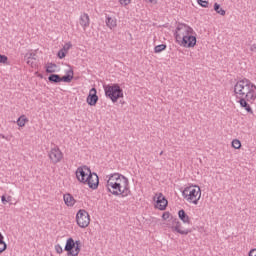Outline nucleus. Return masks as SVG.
Returning a JSON list of instances; mask_svg holds the SVG:
<instances>
[{
	"label": "nucleus",
	"mask_w": 256,
	"mask_h": 256,
	"mask_svg": "<svg viewBox=\"0 0 256 256\" xmlns=\"http://www.w3.org/2000/svg\"><path fill=\"white\" fill-rule=\"evenodd\" d=\"M234 95L238 99V103L247 113L253 114V109L249 103H255L256 85L247 78L238 80L234 85Z\"/></svg>",
	"instance_id": "f257e3e1"
},
{
	"label": "nucleus",
	"mask_w": 256,
	"mask_h": 256,
	"mask_svg": "<svg viewBox=\"0 0 256 256\" xmlns=\"http://www.w3.org/2000/svg\"><path fill=\"white\" fill-rule=\"evenodd\" d=\"M103 89L105 97L110 99L112 103H117L119 99H123V88L118 83L103 85Z\"/></svg>",
	"instance_id": "f03ea898"
},
{
	"label": "nucleus",
	"mask_w": 256,
	"mask_h": 256,
	"mask_svg": "<svg viewBox=\"0 0 256 256\" xmlns=\"http://www.w3.org/2000/svg\"><path fill=\"white\" fill-rule=\"evenodd\" d=\"M182 195L188 203H193L197 205L199 203V199H201V187L198 185L186 187L182 191Z\"/></svg>",
	"instance_id": "7ed1b4c3"
},
{
	"label": "nucleus",
	"mask_w": 256,
	"mask_h": 256,
	"mask_svg": "<svg viewBox=\"0 0 256 256\" xmlns=\"http://www.w3.org/2000/svg\"><path fill=\"white\" fill-rule=\"evenodd\" d=\"M108 179L113 180L114 183H118L123 188V197H129L131 195V188L129 187V178L120 173H114L107 176Z\"/></svg>",
	"instance_id": "20e7f679"
},
{
	"label": "nucleus",
	"mask_w": 256,
	"mask_h": 256,
	"mask_svg": "<svg viewBox=\"0 0 256 256\" xmlns=\"http://www.w3.org/2000/svg\"><path fill=\"white\" fill-rule=\"evenodd\" d=\"M81 240H74L73 238H68L64 247V251L67 252V256H77L81 253Z\"/></svg>",
	"instance_id": "39448f33"
},
{
	"label": "nucleus",
	"mask_w": 256,
	"mask_h": 256,
	"mask_svg": "<svg viewBox=\"0 0 256 256\" xmlns=\"http://www.w3.org/2000/svg\"><path fill=\"white\" fill-rule=\"evenodd\" d=\"M191 33H195L193 28L191 26L178 22L176 30L174 32V37L177 41V43H181V40L186 37L187 35H191Z\"/></svg>",
	"instance_id": "423d86ee"
},
{
	"label": "nucleus",
	"mask_w": 256,
	"mask_h": 256,
	"mask_svg": "<svg viewBox=\"0 0 256 256\" xmlns=\"http://www.w3.org/2000/svg\"><path fill=\"white\" fill-rule=\"evenodd\" d=\"M73 75H74L73 69H70L67 71L66 75L62 77L59 74H50L48 76V81L49 83H54V84L61 83V82L71 83V81H73Z\"/></svg>",
	"instance_id": "0eeeda50"
},
{
	"label": "nucleus",
	"mask_w": 256,
	"mask_h": 256,
	"mask_svg": "<svg viewBox=\"0 0 256 256\" xmlns=\"http://www.w3.org/2000/svg\"><path fill=\"white\" fill-rule=\"evenodd\" d=\"M76 222L77 225L81 227V229L89 227V223H91L89 212H87L85 209H80L76 214Z\"/></svg>",
	"instance_id": "6e6552de"
},
{
	"label": "nucleus",
	"mask_w": 256,
	"mask_h": 256,
	"mask_svg": "<svg viewBox=\"0 0 256 256\" xmlns=\"http://www.w3.org/2000/svg\"><path fill=\"white\" fill-rule=\"evenodd\" d=\"M106 188L107 191L112 195H115L116 197H119V195H121V197H123V187H121V184L113 182V180L108 178Z\"/></svg>",
	"instance_id": "1a4fd4ad"
},
{
	"label": "nucleus",
	"mask_w": 256,
	"mask_h": 256,
	"mask_svg": "<svg viewBox=\"0 0 256 256\" xmlns=\"http://www.w3.org/2000/svg\"><path fill=\"white\" fill-rule=\"evenodd\" d=\"M48 157L54 165H57V163H61V160L63 159V152H61V149H59V146H54L51 148Z\"/></svg>",
	"instance_id": "9d476101"
},
{
	"label": "nucleus",
	"mask_w": 256,
	"mask_h": 256,
	"mask_svg": "<svg viewBox=\"0 0 256 256\" xmlns=\"http://www.w3.org/2000/svg\"><path fill=\"white\" fill-rule=\"evenodd\" d=\"M91 173V168L87 166H80L76 170V178L80 183H85L87 182V177H89V174Z\"/></svg>",
	"instance_id": "9b49d317"
},
{
	"label": "nucleus",
	"mask_w": 256,
	"mask_h": 256,
	"mask_svg": "<svg viewBox=\"0 0 256 256\" xmlns=\"http://www.w3.org/2000/svg\"><path fill=\"white\" fill-rule=\"evenodd\" d=\"M194 35H195V32L190 33L186 35V37L182 38L180 40V44L182 45V47H187L188 49L195 47V45H197V37Z\"/></svg>",
	"instance_id": "f8f14e48"
},
{
	"label": "nucleus",
	"mask_w": 256,
	"mask_h": 256,
	"mask_svg": "<svg viewBox=\"0 0 256 256\" xmlns=\"http://www.w3.org/2000/svg\"><path fill=\"white\" fill-rule=\"evenodd\" d=\"M84 185H88L90 189H98L99 187V176L95 172H91L88 177H86V182Z\"/></svg>",
	"instance_id": "ddd939ff"
},
{
	"label": "nucleus",
	"mask_w": 256,
	"mask_h": 256,
	"mask_svg": "<svg viewBox=\"0 0 256 256\" xmlns=\"http://www.w3.org/2000/svg\"><path fill=\"white\" fill-rule=\"evenodd\" d=\"M171 221L174 225L172 226L173 232L179 233L180 235H189V233H191V229H181V223L179 222V219L173 218V216H171Z\"/></svg>",
	"instance_id": "4468645a"
},
{
	"label": "nucleus",
	"mask_w": 256,
	"mask_h": 256,
	"mask_svg": "<svg viewBox=\"0 0 256 256\" xmlns=\"http://www.w3.org/2000/svg\"><path fill=\"white\" fill-rule=\"evenodd\" d=\"M99 101V96H97V88L93 87L90 89L89 94L86 98V102L90 107H95Z\"/></svg>",
	"instance_id": "2eb2a0df"
},
{
	"label": "nucleus",
	"mask_w": 256,
	"mask_h": 256,
	"mask_svg": "<svg viewBox=\"0 0 256 256\" xmlns=\"http://www.w3.org/2000/svg\"><path fill=\"white\" fill-rule=\"evenodd\" d=\"M154 201H156V207L160 211H165V209H167V205L169 204V201H167V198L163 196V193H159L157 198L154 197Z\"/></svg>",
	"instance_id": "dca6fc26"
},
{
	"label": "nucleus",
	"mask_w": 256,
	"mask_h": 256,
	"mask_svg": "<svg viewBox=\"0 0 256 256\" xmlns=\"http://www.w3.org/2000/svg\"><path fill=\"white\" fill-rule=\"evenodd\" d=\"M24 59L26 60L27 65H30V67H35L37 65L35 63V61H37V54L35 53H26Z\"/></svg>",
	"instance_id": "f3484780"
},
{
	"label": "nucleus",
	"mask_w": 256,
	"mask_h": 256,
	"mask_svg": "<svg viewBox=\"0 0 256 256\" xmlns=\"http://www.w3.org/2000/svg\"><path fill=\"white\" fill-rule=\"evenodd\" d=\"M79 23H80L81 27H83V29H87V27H89V25H90L89 14L83 13L80 16Z\"/></svg>",
	"instance_id": "a211bd4d"
},
{
	"label": "nucleus",
	"mask_w": 256,
	"mask_h": 256,
	"mask_svg": "<svg viewBox=\"0 0 256 256\" xmlns=\"http://www.w3.org/2000/svg\"><path fill=\"white\" fill-rule=\"evenodd\" d=\"M178 217L184 223H187V225H191V218L189 217V215H187L184 209L178 211Z\"/></svg>",
	"instance_id": "6ab92c4d"
},
{
	"label": "nucleus",
	"mask_w": 256,
	"mask_h": 256,
	"mask_svg": "<svg viewBox=\"0 0 256 256\" xmlns=\"http://www.w3.org/2000/svg\"><path fill=\"white\" fill-rule=\"evenodd\" d=\"M64 203L67 205V207H73L75 203H77V200L73 197L71 194H64Z\"/></svg>",
	"instance_id": "aec40b11"
},
{
	"label": "nucleus",
	"mask_w": 256,
	"mask_h": 256,
	"mask_svg": "<svg viewBox=\"0 0 256 256\" xmlns=\"http://www.w3.org/2000/svg\"><path fill=\"white\" fill-rule=\"evenodd\" d=\"M106 25L109 27V29L117 27V19L112 18L111 16H106Z\"/></svg>",
	"instance_id": "412c9836"
},
{
	"label": "nucleus",
	"mask_w": 256,
	"mask_h": 256,
	"mask_svg": "<svg viewBox=\"0 0 256 256\" xmlns=\"http://www.w3.org/2000/svg\"><path fill=\"white\" fill-rule=\"evenodd\" d=\"M18 127H25L26 123H29V119L25 115H21L16 121Z\"/></svg>",
	"instance_id": "4be33fe9"
},
{
	"label": "nucleus",
	"mask_w": 256,
	"mask_h": 256,
	"mask_svg": "<svg viewBox=\"0 0 256 256\" xmlns=\"http://www.w3.org/2000/svg\"><path fill=\"white\" fill-rule=\"evenodd\" d=\"M57 64L51 62L48 63V65L46 66V73H56L57 72Z\"/></svg>",
	"instance_id": "5701e85b"
},
{
	"label": "nucleus",
	"mask_w": 256,
	"mask_h": 256,
	"mask_svg": "<svg viewBox=\"0 0 256 256\" xmlns=\"http://www.w3.org/2000/svg\"><path fill=\"white\" fill-rule=\"evenodd\" d=\"M214 11H216L218 15H222V17H225L227 13L218 3H214Z\"/></svg>",
	"instance_id": "b1692460"
},
{
	"label": "nucleus",
	"mask_w": 256,
	"mask_h": 256,
	"mask_svg": "<svg viewBox=\"0 0 256 256\" xmlns=\"http://www.w3.org/2000/svg\"><path fill=\"white\" fill-rule=\"evenodd\" d=\"M167 49L166 44H160L154 47V53H161L162 51H165Z\"/></svg>",
	"instance_id": "393cba45"
},
{
	"label": "nucleus",
	"mask_w": 256,
	"mask_h": 256,
	"mask_svg": "<svg viewBox=\"0 0 256 256\" xmlns=\"http://www.w3.org/2000/svg\"><path fill=\"white\" fill-rule=\"evenodd\" d=\"M57 57L59 59H65V57H67V51L60 49L57 53Z\"/></svg>",
	"instance_id": "a878e982"
},
{
	"label": "nucleus",
	"mask_w": 256,
	"mask_h": 256,
	"mask_svg": "<svg viewBox=\"0 0 256 256\" xmlns=\"http://www.w3.org/2000/svg\"><path fill=\"white\" fill-rule=\"evenodd\" d=\"M197 3L200 5V7H204L205 9L209 7V1L207 0H197Z\"/></svg>",
	"instance_id": "bb28decb"
},
{
	"label": "nucleus",
	"mask_w": 256,
	"mask_h": 256,
	"mask_svg": "<svg viewBox=\"0 0 256 256\" xmlns=\"http://www.w3.org/2000/svg\"><path fill=\"white\" fill-rule=\"evenodd\" d=\"M232 147L234 149H241V141L240 140H237V139H234L232 141Z\"/></svg>",
	"instance_id": "cd10ccee"
},
{
	"label": "nucleus",
	"mask_w": 256,
	"mask_h": 256,
	"mask_svg": "<svg viewBox=\"0 0 256 256\" xmlns=\"http://www.w3.org/2000/svg\"><path fill=\"white\" fill-rule=\"evenodd\" d=\"M7 249V243L0 238V253H3Z\"/></svg>",
	"instance_id": "c85d7f7f"
},
{
	"label": "nucleus",
	"mask_w": 256,
	"mask_h": 256,
	"mask_svg": "<svg viewBox=\"0 0 256 256\" xmlns=\"http://www.w3.org/2000/svg\"><path fill=\"white\" fill-rule=\"evenodd\" d=\"M55 251L58 253V255H61L63 253V247H61L59 244L55 245Z\"/></svg>",
	"instance_id": "c756f323"
},
{
	"label": "nucleus",
	"mask_w": 256,
	"mask_h": 256,
	"mask_svg": "<svg viewBox=\"0 0 256 256\" xmlns=\"http://www.w3.org/2000/svg\"><path fill=\"white\" fill-rule=\"evenodd\" d=\"M71 47H73V45L71 44V42H68L64 45L62 49L67 53V51H69Z\"/></svg>",
	"instance_id": "7c9ffc66"
},
{
	"label": "nucleus",
	"mask_w": 256,
	"mask_h": 256,
	"mask_svg": "<svg viewBox=\"0 0 256 256\" xmlns=\"http://www.w3.org/2000/svg\"><path fill=\"white\" fill-rule=\"evenodd\" d=\"M8 59L6 55L0 54V63H7Z\"/></svg>",
	"instance_id": "2f4dec72"
},
{
	"label": "nucleus",
	"mask_w": 256,
	"mask_h": 256,
	"mask_svg": "<svg viewBox=\"0 0 256 256\" xmlns=\"http://www.w3.org/2000/svg\"><path fill=\"white\" fill-rule=\"evenodd\" d=\"M169 217H171V213H169V212H164V213L162 214V219H163L164 221H167V219H169Z\"/></svg>",
	"instance_id": "473e14b6"
},
{
	"label": "nucleus",
	"mask_w": 256,
	"mask_h": 256,
	"mask_svg": "<svg viewBox=\"0 0 256 256\" xmlns=\"http://www.w3.org/2000/svg\"><path fill=\"white\" fill-rule=\"evenodd\" d=\"M120 5H124V7H127L129 3H131V0H119Z\"/></svg>",
	"instance_id": "72a5a7b5"
},
{
	"label": "nucleus",
	"mask_w": 256,
	"mask_h": 256,
	"mask_svg": "<svg viewBox=\"0 0 256 256\" xmlns=\"http://www.w3.org/2000/svg\"><path fill=\"white\" fill-rule=\"evenodd\" d=\"M248 256H256V248L251 249L248 253Z\"/></svg>",
	"instance_id": "f704fd0d"
},
{
	"label": "nucleus",
	"mask_w": 256,
	"mask_h": 256,
	"mask_svg": "<svg viewBox=\"0 0 256 256\" xmlns=\"http://www.w3.org/2000/svg\"><path fill=\"white\" fill-rule=\"evenodd\" d=\"M1 201H2L3 205H7V197L5 195L1 196Z\"/></svg>",
	"instance_id": "c9c22d12"
},
{
	"label": "nucleus",
	"mask_w": 256,
	"mask_h": 256,
	"mask_svg": "<svg viewBox=\"0 0 256 256\" xmlns=\"http://www.w3.org/2000/svg\"><path fill=\"white\" fill-rule=\"evenodd\" d=\"M146 3H151L152 5H157L158 0H145Z\"/></svg>",
	"instance_id": "e433bc0d"
},
{
	"label": "nucleus",
	"mask_w": 256,
	"mask_h": 256,
	"mask_svg": "<svg viewBox=\"0 0 256 256\" xmlns=\"http://www.w3.org/2000/svg\"><path fill=\"white\" fill-rule=\"evenodd\" d=\"M256 50V44H253L250 48V51H255Z\"/></svg>",
	"instance_id": "4c0bfd02"
},
{
	"label": "nucleus",
	"mask_w": 256,
	"mask_h": 256,
	"mask_svg": "<svg viewBox=\"0 0 256 256\" xmlns=\"http://www.w3.org/2000/svg\"><path fill=\"white\" fill-rule=\"evenodd\" d=\"M11 200H12V197H11V196H8V197L6 198V203H10Z\"/></svg>",
	"instance_id": "58836bf2"
},
{
	"label": "nucleus",
	"mask_w": 256,
	"mask_h": 256,
	"mask_svg": "<svg viewBox=\"0 0 256 256\" xmlns=\"http://www.w3.org/2000/svg\"><path fill=\"white\" fill-rule=\"evenodd\" d=\"M0 137H1L2 139H6L5 135H3V134H0Z\"/></svg>",
	"instance_id": "ea45409f"
},
{
	"label": "nucleus",
	"mask_w": 256,
	"mask_h": 256,
	"mask_svg": "<svg viewBox=\"0 0 256 256\" xmlns=\"http://www.w3.org/2000/svg\"><path fill=\"white\" fill-rule=\"evenodd\" d=\"M0 238L3 239V234L0 233Z\"/></svg>",
	"instance_id": "a19ab883"
},
{
	"label": "nucleus",
	"mask_w": 256,
	"mask_h": 256,
	"mask_svg": "<svg viewBox=\"0 0 256 256\" xmlns=\"http://www.w3.org/2000/svg\"><path fill=\"white\" fill-rule=\"evenodd\" d=\"M39 77H41V79H43V75L42 74H40Z\"/></svg>",
	"instance_id": "79ce46f5"
},
{
	"label": "nucleus",
	"mask_w": 256,
	"mask_h": 256,
	"mask_svg": "<svg viewBox=\"0 0 256 256\" xmlns=\"http://www.w3.org/2000/svg\"><path fill=\"white\" fill-rule=\"evenodd\" d=\"M160 155H163V151L160 152Z\"/></svg>",
	"instance_id": "37998d69"
}]
</instances>
